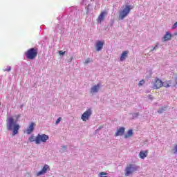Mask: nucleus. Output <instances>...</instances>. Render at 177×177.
I'll return each instance as SVG.
<instances>
[{
	"mask_svg": "<svg viewBox=\"0 0 177 177\" xmlns=\"http://www.w3.org/2000/svg\"><path fill=\"white\" fill-rule=\"evenodd\" d=\"M21 117V115H17L16 116V120L12 117L8 118V121L6 124V128L8 131H12V136H16L19 133V129H20V125L17 124V121Z\"/></svg>",
	"mask_w": 177,
	"mask_h": 177,
	"instance_id": "obj_1",
	"label": "nucleus"
},
{
	"mask_svg": "<svg viewBox=\"0 0 177 177\" xmlns=\"http://www.w3.org/2000/svg\"><path fill=\"white\" fill-rule=\"evenodd\" d=\"M38 55V49L35 48H30L25 53L26 57L28 60H34Z\"/></svg>",
	"mask_w": 177,
	"mask_h": 177,
	"instance_id": "obj_2",
	"label": "nucleus"
},
{
	"mask_svg": "<svg viewBox=\"0 0 177 177\" xmlns=\"http://www.w3.org/2000/svg\"><path fill=\"white\" fill-rule=\"evenodd\" d=\"M136 171H139V166L135 164H129L125 168V176H129V175H132V174L136 172Z\"/></svg>",
	"mask_w": 177,
	"mask_h": 177,
	"instance_id": "obj_3",
	"label": "nucleus"
},
{
	"mask_svg": "<svg viewBox=\"0 0 177 177\" xmlns=\"http://www.w3.org/2000/svg\"><path fill=\"white\" fill-rule=\"evenodd\" d=\"M47 140H49V136L46 134H37L35 137V144L41 145V143H46Z\"/></svg>",
	"mask_w": 177,
	"mask_h": 177,
	"instance_id": "obj_4",
	"label": "nucleus"
},
{
	"mask_svg": "<svg viewBox=\"0 0 177 177\" xmlns=\"http://www.w3.org/2000/svg\"><path fill=\"white\" fill-rule=\"evenodd\" d=\"M131 12V6H126L125 8L120 11V15H119V19L120 20H124L125 17L129 15V12Z\"/></svg>",
	"mask_w": 177,
	"mask_h": 177,
	"instance_id": "obj_5",
	"label": "nucleus"
},
{
	"mask_svg": "<svg viewBox=\"0 0 177 177\" xmlns=\"http://www.w3.org/2000/svg\"><path fill=\"white\" fill-rule=\"evenodd\" d=\"M92 115V109H88L81 116L82 121H86V120H89L91 116Z\"/></svg>",
	"mask_w": 177,
	"mask_h": 177,
	"instance_id": "obj_6",
	"label": "nucleus"
},
{
	"mask_svg": "<svg viewBox=\"0 0 177 177\" xmlns=\"http://www.w3.org/2000/svg\"><path fill=\"white\" fill-rule=\"evenodd\" d=\"M169 109V106L167 104L162 105L158 108L157 113H158V114H167V111H168Z\"/></svg>",
	"mask_w": 177,
	"mask_h": 177,
	"instance_id": "obj_7",
	"label": "nucleus"
},
{
	"mask_svg": "<svg viewBox=\"0 0 177 177\" xmlns=\"http://www.w3.org/2000/svg\"><path fill=\"white\" fill-rule=\"evenodd\" d=\"M162 81L158 78L155 79V82L153 84V86L156 88V89H160V88H162Z\"/></svg>",
	"mask_w": 177,
	"mask_h": 177,
	"instance_id": "obj_8",
	"label": "nucleus"
},
{
	"mask_svg": "<svg viewBox=\"0 0 177 177\" xmlns=\"http://www.w3.org/2000/svg\"><path fill=\"white\" fill-rule=\"evenodd\" d=\"M48 169H49V165H45L41 170L37 172V176H41V175H44V174H46V172H48Z\"/></svg>",
	"mask_w": 177,
	"mask_h": 177,
	"instance_id": "obj_9",
	"label": "nucleus"
},
{
	"mask_svg": "<svg viewBox=\"0 0 177 177\" xmlns=\"http://www.w3.org/2000/svg\"><path fill=\"white\" fill-rule=\"evenodd\" d=\"M106 16H107V12H106V11L102 12L100 14V15L98 16L97 22L102 23V21H103L104 20V17H106Z\"/></svg>",
	"mask_w": 177,
	"mask_h": 177,
	"instance_id": "obj_10",
	"label": "nucleus"
},
{
	"mask_svg": "<svg viewBox=\"0 0 177 177\" xmlns=\"http://www.w3.org/2000/svg\"><path fill=\"white\" fill-rule=\"evenodd\" d=\"M172 38V35L169 33V32H166L165 35L162 38V42H165L167 41H171Z\"/></svg>",
	"mask_w": 177,
	"mask_h": 177,
	"instance_id": "obj_11",
	"label": "nucleus"
},
{
	"mask_svg": "<svg viewBox=\"0 0 177 177\" xmlns=\"http://www.w3.org/2000/svg\"><path fill=\"white\" fill-rule=\"evenodd\" d=\"M34 127H35V123L31 122L28 126V129H26V133L28 135H30V133H32V132H34Z\"/></svg>",
	"mask_w": 177,
	"mask_h": 177,
	"instance_id": "obj_12",
	"label": "nucleus"
},
{
	"mask_svg": "<svg viewBox=\"0 0 177 177\" xmlns=\"http://www.w3.org/2000/svg\"><path fill=\"white\" fill-rule=\"evenodd\" d=\"M125 133V127H120L118 129L117 132L115 134V136H122Z\"/></svg>",
	"mask_w": 177,
	"mask_h": 177,
	"instance_id": "obj_13",
	"label": "nucleus"
},
{
	"mask_svg": "<svg viewBox=\"0 0 177 177\" xmlns=\"http://www.w3.org/2000/svg\"><path fill=\"white\" fill-rule=\"evenodd\" d=\"M103 45H104V42L101 41H97L96 42V50L99 52V50H102L103 49Z\"/></svg>",
	"mask_w": 177,
	"mask_h": 177,
	"instance_id": "obj_14",
	"label": "nucleus"
},
{
	"mask_svg": "<svg viewBox=\"0 0 177 177\" xmlns=\"http://www.w3.org/2000/svg\"><path fill=\"white\" fill-rule=\"evenodd\" d=\"M129 53V51L128 50L123 51L120 58V62H124V60L128 57Z\"/></svg>",
	"mask_w": 177,
	"mask_h": 177,
	"instance_id": "obj_15",
	"label": "nucleus"
},
{
	"mask_svg": "<svg viewBox=\"0 0 177 177\" xmlns=\"http://www.w3.org/2000/svg\"><path fill=\"white\" fill-rule=\"evenodd\" d=\"M147 151H140L139 156H140V158H142V160H144V158H146V157H147Z\"/></svg>",
	"mask_w": 177,
	"mask_h": 177,
	"instance_id": "obj_16",
	"label": "nucleus"
},
{
	"mask_svg": "<svg viewBox=\"0 0 177 177\" xmlns=\"http://www.w3.org/2000/svg\"><path fill=\"white\" fill-rule=\"evenodd\" d=\"M133 135V130L129 129L127 133L124 135V139H128V138H131Z\"/></svg>",
	"mask_w": 177,
	"mask_h": 177,
	"instance_id": "obj_17",
	"label": "nucleus"
},
{
	"mask_svg": "<svg viewBox=\"0 0 177 177\" xmlns=\"http://www.w3.org/2000/svg\"><path fill=\"white\" fill-rule=\"evenodd\" d=\"M171 84H172V82L171 81H167V82H162V86H164L165 88H169V86H171Z\"/></svg>",
	"mask_w": 177,
	"mask_h": 177,
	"instance_id": "obj_18",
	"label": "nucleus"
},
{
	"mask_svg": "<svg viewBox=\"0 0 177 177\" xmlns=\"http://www.w3.org/2000/svg\"><path fill=\"white\" fill-rule=\"evenodd\" d=\"M131 115H132L133 120H136V118H138V117H139L140 114L139 113V112H137V113H131Z\"/></svg>",
	"mask_w": 177,
	"mask_h": 177,
	"instance_id": "obj_19",
	"label": "nucleus"
},
{
	"mask_svg": "<svg viewBox=\"0 0 177 177\" xmlns=\"http://www.w3.org/2000/svg\"><path fill=\"white\" fill-rule=\"evenodd\" d=\"M61 147H62L60 149L61 153H64V152L67 151V146L62 145V146H61Z\"/></svg>",
	"mask_w": 177,
	"mask_h": 177,
	"instance_id": "obj_20",
	"label": "nucleus"
},
{
	"mask_svg": "<svg viewBox=\"0 0 177 177\" xmlns=\"http://www.w3.org/2000/svg\"><path fill=\"white\" fill-rule=\"evenodd\" d=\"M97 92H99V89H91L90 93L93 95L95 93H97Z\"/></svg>",
	"mask_w": 177,
	"mask_h": 177,
	"instance_id": "obj_21",
	"label": "nucleus"
},
{
	"mask_svg": "<svg viewBox=\"0 0 177 177\" xmlns=\"http://www.w3.org/2000/svg\"><path fill=\"white\" fill-rule=\"evenodd\" d=\"M28 140L30 141V142H35V138H34V135H31Z\"/></svg>",
	"mask_w": 177,
	"mask_h": 177,
	"instance_id": "obj_22",
	"label": "nucleus"
},
{
	"mask_svg": "<svg viewBox=\"0 0 177 177\" xmlns=\"http://www.w3.org/2000/svg\"><path fill=\"white\" fill-rule=\"evenodd\" d=\"M145 80H142L140 81V82L138 83V86H142V85H145Z\"/></svg>",
	"mask_w": 177,
	"mask_h": 177,
	"instance_id": "obj_23",
	"label": "nucleus"
},
{
	"mask_svg": "<svg viewBox=\"0 0 177 177\" xmlns=\"http://www.w3.org/2000/svg\"><path fill=\"white\" fill-rule=\"evenodd\" d=\"M92 62V59L91 58H87L86 60H85V64H88V63H91Z\"/></svg>",
	"mask_w": 177,
	"mask_h": 177,
	"instance_id": "obj_24",
	"label": "nucleus"
},
{
	"mask_svg": "<svg viewBox=\"0 0 177 177\" xmlns=\"http://www.w3.org/2000/svg\"><path fill=\"white\" fill-rule=\"evenodd\" d=\"M60 121H62V118H58L55 122V124L57 125L60 124Z\"/></svg>",
	"mask_w": 177,
	"mask_h": 177,
	"instance_id": "obj_25",
	"label": "nucleus"
},
{
	"mask_svg": "<svg viewBox=\"0 0 177 177\" xmlns=\"http://www.w3.org/2000/svg\"><path fill=\"white\" fill-rule=\"evenodd\" d=\"M100 88V84H97V85L94 86L92 89H99Z\"/></svg>",
	"mask_w": 177,
	"mask_h": 177,
	"instance_id": "obj_26",
	"label": "nucleus"
},
{
	"mask_svg": "<svg viewBox=\"0 0 177 177\" xmlns=\"http://www.w3.org/2000/svg\"><path fill=\"white\" fill-rule=\"evenodd\" d=\"M173 151L174 154H177V145L173 149Z\"/></svg>",
	"mask_w": 177,
	"mask_h": 177,
	"instance_id": "obj_27",
	"label": "nucleus"
},
{
	"mask_svg": "<svg viewBox=\"0 0 177 177\" xmlns=\"http://www.w3.org/2000/svg\"><path fill=\"white\" fill-rule=\"evenodd\" d=\"M177 27V21L171 26V28L173 30H175V28H176Z\"/></svg>",
	"mask_w": 177,
	"mask_h": 177,
	"instance_id": "obj_28",
	"label": "nucleus"
},
{
	"mask_svg": "<svg viewBox=\"0 0 177 177\" xmlns=\"http://www.w3.org/2000/svg\"><path fill=\"white\" fill-rule=\"evenodd\" d=\"M100 129H102V127H100V128L97 129L95 130V133H97V132H99V131H100Z\"/></svg>",
	"mask_w": 177,
	"mask_h": 177,
	"instance_id": "obj_29",
	"label": "nucleus"
},
{
	"mask_svg": "<svg viewBox=\"0 0 177 177\" xmlns=\"http://www.w3.org/2000/svg\"><path fill=\"white\" fill-rule=\"evenodd\" d=\"M148 98L150 100H153V97L151 96V95H149L148 96Z\"/></svg>",
	"mask_w": 177,
	"mask_h": 177,
	"instance_id": "obj_30",
	"label": "nucleus"
},
{
	"mask_svg": "<svg viewBox=\"0 0 177 177\" xmlns=\"http://www.w3.org/2000/svg\"><path fill=\"white\" fill-rule=\"evenodd\" d=\"M59 55H64V53H66V52H63V51L60 50L59 52Z\"/></svg>",
	"mask_w": 177,
	"mask_h": 177,
	"instance_id": "obj_31",
	"label": "nucleus"
},
{
	"mask_svg": "<svg viewBox=\"0 0 177 177\" xmlns=\"http://www.w3.org/2000/svg\"><path fill=\"white\" fill-rule=\"evenodd\" d=\"M157 46H158V44H156V45L153 47V48L152 50H154V49H156V48H157Z\"/></svg>",
	"mask_w": 177,
	"mask_h": 177,
	"instance_id": "obj_32",
	"label": "nucleus"
},
{
	"mask_svg": "<svg viewBox=\"0 0 177 177\" xmlns=\"http://www.w3.org/2000/svg\"><path fill=\"white\" fill-rule=\"evenodd\" d=\"M10 70H11V68H10V67H9V68L6 69L5 71H10Z\"/></svg>",
	"mask_w": 177,
	"mask_h": 177,
	"instance_id": "obj_33",
	"label": "nucleus"
},
{
	"mask_svg": "<svg viewBox=\"0 0 177 177\" xmlns=\"http://www.w3.org/2000/svg\"><path fill=\"white\" fill-rule=\"evenodd\" d=\"M22 107H23V104L21 105V109H22Z\"/></svg>",
	"mask_w": 177,
	"mask_h": 177,
	"instance_id": "obj_34",
	"label": "nucleus"
},
{
	"mask_svg": "<svg viewBox=\"0 0 177 177\" xmlns=\"http://www.w3.org/2000/svg\"><path fill=\"white\" fill-rule=\"evenodd\" d=\"M0 106H1V102H0Z\"/></svg>",
	"mask_w": 177,
	"mask_h": 177,
	"instance_id": "obj_35",
	"label": "nucleus"
}]
</instances>
